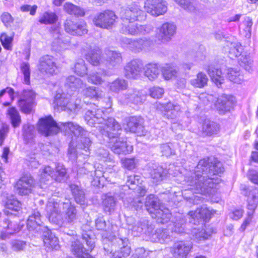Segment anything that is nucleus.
Returning <instances> with one entry per match:
<instances>
[{
  "instance_id": "1",
  "label": "nucleus",
  "mask_w": 258,
  "mask_h": 258,
  "mask_svg": "<svg viewBox=\"0 0 258 258\" xmlns=\"http://www.w3.org/2000/svg\"><path fill=\"white\" fill-rule=\"evenodd\" d=\"M224 172L220 162L213 164L209 159L204 158L199 161L195 167V172L185 177V182L189 189L194 192L201 195H212L219 179L214 176Z\"/></svg>"
},
{
  "instance_id": "2",
  "label": "nucleus",
  "mask_w": 258,
  "mask_h": 258,
  "mask_svg": "<svg viewBox=\"0 0 258 258\" xmlns=\"http://www.w3.org/2000/svg\"><path fill=\"white\" fill-rule=\"evenodd\" d=\"M103 112L100 109L95 111L88 110L84 118L87 123L91 126L98 127L100 133L109 139L108 146L117 154H126L131 153L133 147L118 138V131L121 130L120 124L113 117L105 120L103 117Z\"/></svg>"
},
{
  "instance_id": "3",
  "label": "nucleus",
  "mask_w": 258,
  "mask_h": 258,
  "mask_svg": "<svg viewBox=\"0 0 258 258\" xmlns=\"http://www.w3.org/2000/svg\"><path fill=\"white\" fill-rule=\"evenodd\" d=\"M38 130L46 137L56 135L60 131H70L77 138L78 143L77 147L86 152L89 151L92 143L89 137L90 133L82 126L72 122L57 123L50 116L39 119Z\"/></svg>"
},
{
  "instance_id": "4",
  "label": "nucleus",
  "mask_w": 258,
  "mask_h": 258,
  "mask_svg": "<svg viewBox=\"0 0 258 258\" xmlns=\"http://www.w3.org/2000/svg\"><path fill=\"white\" fill-rule=\"evenodd\" d=\"M46 210L49 221L59 227H67L68 224H73L77 219V209L69 200L60 202L58 199L50 198Z\"/></svg>"
},
{
  "instance_id": "5",
  "label": "nucleus",
  "mask_w": 258,
  "mask_h": 258,
  "mask_svg": "<svg viewBox=\"0 0 258 258\" xmlns=\"http://www.w3.org/2000/svg\"><path fill=\"white\" fill-rule=\"evenodd\" d=\"M82 237L83 241L86 243V247L78 239L72 241L70 245L71 251L78 258H81L85 254L90 253L95 246V237L92 231L83 232Z\"/></svg>"
},
{
  "instance_id": "6",
  "label": "nucleus",
  "mask_w": 258,
  "mask_h": 258,
  "mask_svg": "<svg viewBox=\"0 0 258 258\" xmlns=\"http://www.w3.org/2000/svg\"><path fill=\"white\" fill-rule=\"evenodd\" d=\"M144 14L140 6L133 3L126 8H121L119 14L122 21L133 23L143 19Z\"/></svg>"
},
{
  "instance_id": "7",
  "label": "nucleus",
  "mask_w": 258,
  "mask_h": 258,
  "mask_svg": "<svg viewBox=\"0 0 258 258\" xmlns=\"http://www.w3.org/2000/svg\"><path fill=\"white\" fill-rule=\"evenodd\" d=\"M80 100L75 101L74 96L69 95L68 96L64 94L57 93L54 99V103L61 109L64 111L77 113L80 108Z\"/></svg>"
},
{
  "instance_id": "8",
  "label": "nucleus",
  "mask_w": 258,
  "mask_h": 258,
  "mask_svg": "<svg viewBox=\"0 0 258 258\" xmlns=\"http://www.w3.org/2000/svg\"><path fill=\"white\" fill-rule=\"evenodd\" d=\"M41 182L45 183L50 178L54 179L55 181L61 182L66 175V169L62 165L58 164L56 167L55 171L49 166H44L40 170Z\"/></svg>"
},
{
  "instance_id": "9",
  "label": "nucleus",
  "mask_w": 258,
  "mask_h": 258,
  "mask_svg": "<svg viewBox=\"0 0 258 258\" xmlns=\"http://www.w3.org/2000/svg\"><path fill=\"white\" fill-rule=\"evenodd\" d=\"M116 19L117 16L113 11L106 10L97 14L93 22L98 27L109 29L112 28Z\"/></svg>"
},
{
  "instance_id": "10",
  "label": "nucleus",
  "mask_w": 258,
  "mask_h": 258,
  "mask_svg": "<svg viewBox=\"0 0 258 258\" xmlns=\"http://www.w3.org/2000/svg\"><path fill=\"white\" fill-rule=\"evenodd\" d=\"M247 196V208L249 211L247 213L248 217L245 219L239 228V230L241 232H243L251 222L253 213L257 207L258 204V188L254 187L250 190Z\"/></svg>"
},
{
  "instance_id": "11",
  "label": "nucleus",
  "mask_w": 258,
  "mask_h": 258,
  "mask_svg": "<svg viewBox=\"0 0 258 258\" xmlns=\"http://www.w3.org/2000/svg\"><path fill=\"white\" fill-rule=\"evenodd\" d=\"M130 24L122 25L120 29V33L125 35L137 36L146 35L150 33L153 30V27L150 24L140 25L138 24Z\"/></svg>"
},
{
  "instance_id": "12",
  "label": "nucleus",
  "mask_w": 258,
  "mask_h": 258,
  "mask_svg": "<svg viewBox=\"0 0 258 258\" xmlns=\"http://www.w3.org/2000/svg\"><path fill=\"white\" fill-rule=\"evenodd\" d=\"M144 68L142 60L134 59L127 62L124 68V75L127 79H137L141 77Z\"/></svg>"
},
{
  "instance_id": "13",
  "label": "nucleus",
  "mask_w": 258,
  "mask_h": 258,
  "mask_svg": "<svg viewBox=\"0 0 258 258\" xmlns=\"http://www.w3.org/2000/svg\"><path fill=\"white\" fill-rule=\"evenodd\" d=\"M36 94L31 89H25L23 91L21 99L18 101V105L21 111L26 114L30 113L35 102Z\"/></svg>"
},
{
  "instance_id": "14",
  "label": "nucleus",
  "mask_w": 258,
  "mask_h": 258,
  "mask_svg": "<svg viewBox=\"0 0 258 258\" xmlns=\"http://www.w3.org/2000/svg\"><path fill=\"white\" fill-rule=\"evenodd\" d=\"M122 42L127 45V47L134 52H140L149 48L152 43V40L149 38L130 39L124 37L122 39Z\"/></svg>"
},
{
  "instance_id": "15",
  "label": "nucleus",
  "mask_w": 258,
  "mask_h": 258,
  "mask_svg": "<svg viewBox=\"0 0 258 258\" xmlns=\"http://www.w3.org/2000/svg\"><path fill=\"white\" fill-rule=\"evenodd\" d=\"M65 31L72 35L82 36L88 32L84 22H75L72 18H67L63 23Z\"/></svg>"
},
{
  "instance_id": "16",
  "label": "nucleus",
  "mask_w": 258,
  "mask_h": 258,
  "mask_svg": "<svg viewBox=\"0 0 258 258\" xmlns=\"http://www.w3.org/2000/svg\"><path fill=\"white\" fill-rule=\"evenodd\" d=\"M193 248V244L189 241H177L170 247V251L176 258H186Z\"/></svg>"
},
{
  "instance_id": "17",
  "label": "nucleus",
  "mask_w": 258,
  "mask_h": 258,
  "mask_svg": "<svg viewBox=\"0 0 258 258\" xmlns=\"http://www.w3.org/2000/svg\"><path fill=\"white\" fill-rule=\"evenodd\" d=\"M145 8L148 13L156 17L165 14L167 10L166 2L163 0H147Z\"/></svg>"
},
{
  "instance_id": "18",
  "label": "nucleus",
  "mask_w": 258,
  "mask_h": 258,
  "mask_svg": "<svg viewBox=\"0 0 258 258\" xmlns=\"http://www.w3.org/2000/svg\"><path fill=\"white\" fill-rule=\"evenodd\" d=\"M143 124V119L140 116H131L126 120V126L125 127V130L126 132L136 134L138 136H144L146 132Z\"/></svg>"
},
{
  "instance_id": "19",
  "label": "nucleus",
  "mask_w": 258,
  "mask_h": 258,
  "mask_svg": "<svg viewBox=\"0 0 258 258\" xmlns=\"http://www.w3.org/2000/svg\"><path fill=\"white\" fill-rule=\"evenodd\" d=\"M176 31V26L174 23H164L158 28V39L163 43L168 42L174 36Z\"/></svg>"
},
{
  "instance_id": "20",
  "label": "nucleus",
  "mask_w": 258,
  "mask_h": 258,
  "mask_svg": "<svg viewBox=\"0 0 258 258\" xmlns=\"http://www.w3.org/2000/svg\"><path fill=\"white\" fill-rule=\"evenodd\" d=\"M34 181L30 175L23 176L16 183L15 188L20 195H27L31 193L34 186Z\"/></svg>"
},
{
  "instance_id": "21",
  "label": "nucleus",
  "mask_w": 258,
  "mask_h": 258,
  "mask_svg": "<svg viewBox=\"0 0 258 258\" xmlns=\"http://www.w3.org/2000/svg\"><path fill=\"white\" fill-rule=\"evenodd\" d=\"M234 97L231 95L222 94L218 97L215 107L220 114H224L229 112L233 107Z\"/></svg>"
},
{
  "instance_id": "22",
  "label": "nucleus",
  "mask_w": 258,
  "mask_h": 258,
  "mask_svg": "<svg viewBox=\"0 0 258 258\" xmlns=\"http://www.w3.org/2000/svg\"><path fill=\"white\" fill-rule=\"evenodd\" d=\"M144 95L135 89H128L126 92L120 95L118 97L119 102L122 104H127L129 103L138 104L143 102Z\"/></svg>"
},
{
  "instance_id": "23",
  "label": "nucleus",
  "mask_w": 258,
  "mask_h": 258,
  "mask_svg": "<svg viewBox=\"0 0 258 258\" xmlns=\"http://www.w3.org/2000/svg\"><path fill=\"white\" fill-rule=\"evenodd\" d=\"M211 212L206 208L197 209L195 211H190L188 215L189 216V222L195 225L203 224L211 218Z\"/></svg>"
},
{
  "instance_id": "24",
  "label": "nucleus",
  "mask_w": 258,
  "mask_h": 258,
  "mask_svg": "<svg viewBox=\"0 0 258 258\" xmlns=\"http://www.w3.org/2000/svg\"><path fill=\"white\" fill-rule=\"evenodd\" d=\"M38 68L42 74L53 75L56 69L53 57L48 55L42 56L39 59Z\"/></svg>"
},
{
  "instance_id": "25",
  "label": "nucleus",
  "mask_w": 258,
  "mask_h": 258,
  "mask_svg": "<svg viewBox=\"0 0 258 258\" xmlns=\"http://www.w3.org/2000/svg\"><path fill=\"white\" fill-rule=\"evenodd\" d=\"M27 227L29 231H35L36 232L44 231L43 228L46 227L43 226L41 216L38 211H33L29 216L27 220Z\"/></svg>"
},
{
  "instance_id": "26",
  "label": "nucleus",
  "mask_w": 258,
  "mask_h": 258,
  "mask_svg": "<svg viewBox=\"0 0 258 258\" xmlns=\"http://www.w3.org/2000/svg\"><path fill=\"white\" fill-rule=\"evenodd\" d=\"M21 203L13 195H10L7 197L5 201V207L6 209L4 210L5 215H16L17 212H18L21 209Z\"/></svg>"
},
{
  "instance_id": "27",
  "label": "nucleus",
  "mask_w": 258,
  "mask_h": 258,
  "mask_svg": "<svg viewBox=\"0 0 258 258\" xmlns=\"http://www.w3.org/2000/svg\"><path fill=\"white\" fill-rule=\"evenodd\" d=\"M107 57L103 64L109 70L117 68L122 61L121 54L117 51L108 50L106 53Z\"/></svg>"
},
{
  "instance_id": "28",
  "label": "nucleus",
  "mask_w": 258,
  "mask_h": 258,
  "mask_svg": "<svg viewBox=\"0 0 258 258\" xmlns=\"http://www.w3.org/2000/svg\"><path fill=\"white\" fill-rule=\"evenodd\" d=\"M43 229L42 236L44 245L50 249H58L60 246L58 238L47 227H44Z\"/></svg>"
},
{
  "instance_id": "29",
  "label": "nucleus",
  "mask_w": 258,
  "mask_h": 258,
  "mask_svg": "<svg viewBox=\"0 0 258 258\" xmlns=\"http://www.w3.org/2000/svg\"><path fill=\"white\" fill-rule=\"evenodd\" d=\"M149 168L152 182L155 184L160 183L165 178L168 172L166 169L157 165H153Z\"/></svg>"
},
{
  "instance_id": "30",
  "label": "nucleus",
  "mask_w": 258,
  "mask_h": 258,
  "mask_svg": "<svg viewBox=\"0 0 258 258\" xmlns=\"http://www.w3.org/2000/svg\"><path fill=\"white\" fill-rule=\"evenodd\" d=\"M145 205L151 216L154 215L156 211L160 210L163 207L160 200L153 195H150L147 197Z\"/></svg>"
},
{
  "instance_id": "31",
  "label": "nucleus",
  "mask_w": 258,
  "mask_h": 258,
  "mask_svg": "<svg viewBox=\"0 0 258 258\" xmlns=\"http://www.w3.org/2000/svg\"><path fill=\"white\" fill-rule=\"evenodd\" d=\"M205 70L208 73L212 81L218 87H220L224 82V77L221 70L213 66H209Z\"/></svg>"
},
{
  "instance_id": "32",
  "label": "nucleus",
  "mask_w": 258,
  "mask_h": 258,
  "mask_svg": "<svg viewBox=\"0 0 258 258\" xmlns=\"http://www.w3.org/2000/svg\"><path fill=\"white\" fill-rule=\"evenodd\" d=\"M64 86L68 90L76 92L85 87V84L80 78L71 75L67 78Z\"/></svg>"
},
{
  "instance_id": "33",
  "label": "nucleus",
  "mask_w": 258,
  "mask_h": 258,
  "mask_svg": "<svg viewBox=\"0 0 258 258\" xmlns=\"http://www.w3.org/2000/svg\"><path fill=\"white\" fill-rule=\"evenodd\" d=\"M149 236L151 241L161 243L168 241L170 238L168 230L166 229H157L154 233L151 232Z\"/></svg>"
},
{
  "instance_id": "34",
  "label": "nucleus",
  "mask_w": 258,
  "mask_h": 258,
  "mask_svg": "<svg viewBox=\"0 0 258 258\" xmlns=\"http://www.w3.org/2000/svg\"><path fill=\"white\" fill-rule=\"evenodd\" d=\"M102 199L103 211L106 214H111L115 209L116 200L114 197L108 195H104Z\"/></svg>"
},
{
  "instance_id": "35",
  "label": "nucleus",
  "mask_w": 258,
  "mask_h": 258,
  "mask_svg": "<svg viewBox=\"0 0 258 258\" xmlns=\"http://www.w3.org/2000/svg\"><path fill=\"white\" fill-rule=\"evenodd\" d=\"M70 188L76 202L81 205H85L86 197L84 190L81 187L74 184L70 185Z\"/></svg>"
},
{
  "instance_id": "36",
  "label": "nucleus",
  "mask_w": 258,
  "mask_h": 258,
  "mask_svg": "<svg viewBox=\"0 0 258 258\" xmlns=\"http://www.w3.org/2000/svg\"><path fill=\"white\" fill-rule=\"evenodd\" d=\"M215 229L211 226L205 227V229L201 230L194 229L192 232V236L197 240H202L208 239L213 233L215 232Z\"/></svg>"
},
{
  "instance_id": "37",
  "label": "nucleus",
  "mask_w": 258,
  "mask_h": 258,
  "mask_svg": "<svg viewBox=\"0 0 258 258\" xmlns=\"http://www.w3.org/2000/svg\"><path fill=\"white\" fill-rule=\"evenodd\" d=\"M127 86V81L121 78H117L114 81L109 82L108 84L109 90L115 93H118L126 90Z\"/></svg>"
},
{
  "instance_id": "38",
  "label": "nucleus",
  "mask_w": 258,
  "mask_h": 258,
  "mask_svg": "<svg viewBox=\"0 0 258 258\" xmlns=\"http://www.w3.org/2000/svg\"><path fill=\"white\" fill-rule=\"evenodd\" d=\"M52 32V36L54 38V40L52 42L53 47H56L57 49L65 48L66 46H68L70 43L69 40H63L61 37V35L60 34L59 28L58 27L51 28Z\"/></svg>"
},
{
  "instance_id": "39",
  "label": "nucleus",
  "mask_w": 258,
  "mask_h": 258,
  "mask_svg": "<svg viewBox=\"0 0 258 258\" xmlns=\"http://www.w3.org/2000/svg\"><path fill=\"white\" fill-rule=\"evenodd\" d=\"M83 95L86 98L100 101L103 95V92L97 87H89L83 90Z\"/></svg>"
},
{
  "instance_id": "40",
  "label": "nucleus",
  "mask_w": 258,
  "mask_h": 258,
  "mask_svg": "<svg viewBox=\"0 0 258 258\" xmlns=\"http://www.w3.org/2000/svg\"><path fill=\"white\" fill-rule=\"evenodd\" d=\"M122 246L119 251H115L113 254V258H126L129 256L131 252V247L128 245V240L124 238H120Z\"/></svg>"
},
{
  "instance_id": "41",
  "label": "nucleus",
  "mask_w": 258,
  "mask_h": 258,
  "mask_svg": "<svg viewBox=\"0 0 258 258\" xmlns=\"http://www.w3.org/2000/svg\"><path fill=\"white\" fill-rule=\"evenodd\" d=\"M63 10L68 14L76 17H83L85 12L83 9L72 3H66L63 5Z\"/></svg>"
},
{
  "instance_id": "42",
  "label": "nucleus",
  "mask_w": 258,
  "mask_h": 258,
  "mask_svg": "<svg viewBox=\"0 0 258 258\" xmlns=\"http://www.w3.org/2000/svg\"><path fill=\"white\" fill-rule=\"evenodd\" d=\"M161 70L156 63H149L146 66L145 75L150 80H154L158 78Z\"/></svg>"
},
{
  "instance_id": "43",
  "label": "nucleus",
  "mask_w": 258,
  "mask_h": 258,
  "mask_svg": "<svg viewBox=\"0 0 258 258\" xmlns=\"http://www.w3.org/2000/svg\"><path fill=\"white\" fill-rule=\"evenodd\" d=\"M152 217L156 218L158 223L164 224L170 219L171 214L168 209L163 207L160 210L156 211V213L154 215H152Z\"/></svg>"
},
{
  "instance_id": "44",
  "label": "nucleus",
  "mask_w": 258,
  "mask_h": 258,
  "mask_svg": "<svg viewBox=\"0 0 258 258\" xmlns=\"http://www.w3.org/2000/svg\"><path fill=\"white\" fill-rule=\"evenodd\" d=\"M208 78L207 75L203 72H200L195 78L190 80V84L195 87L202 88L207 85Z\"/></svg>"
},
{
  "instance_id": "45",
  "label": "nucleus",
  "mask_w": 258,
  "mask_h": 258,
  "mask_svg": "<svg viewBox=\"0 0 258 258\" xmlns=\"http://www.w3.org/2000/svg\"><path fill=\"white\" fill-rule=\"evenodd\" d=\"M86 59L93 66H98L103 64L101 57V52L99 50H91L86 54Z\"/></svg>"
},
{
  "instance_id": "46",
  "label": "nucleus",
  "mask_w": 258,
  "mask_h": 258,
  "mask_svg": "<svg viewBox=\"0 0 258 258\" xmlns=\"http://www.w3.org/2000/svg\"><path fill=\"white\" fill-rule=\"evenodd\" d=\"M175 219V221H172V232L178 234L183 233L184 232L185 219L182 215L180 214L176 216Z\"/></svg>"
},
{
  "instance_id": "47",
  "label": "nucleus",
  "mask_w": 258,
  "mask_h": 258,
  "mask_svg": "<svg viewBox=\"0 0 258 258\" xmlns=\"http://www.w3.org/2000/svg\"><path fill=\"white\" fill-rule=\"evenodd\" d=\"M202 130L205 135L211 136L218 132L219 131V125L214 121L206 120L203 125Z\"/></svg>"
},
{
  "instance_id": "48",
  "label": "nucleus",
  "mask_w": 258,
  "mask_h": 258,
  "mask_svg": "<svg viewBox=\"0 0 258 258\" xmlns=\"http://www.w3.org/2000/svg\"><path fill=\"white\" fill-rule=\"evenodd\" d=\"M227 77L230 81L237 84H240L244 80L243 75L237 68L228 69L227 70Z\"/></svg>"
},
{
  "instance_id": "49",
  "label": "nucleus",
  "mask_w": 258,
  "mask_h": 258,
  "mask_svg": "<svg viewBox=\"0 0 258 258\" xmlns=\"http://www.w3.org/2000/svg\"><path fill=\"white\" fill-rule=\"evenodd\" d=\"M161 72L164 78L169 80L176 77L178 71L175 67L166 64L162 68Z\"/></svg>"
},
{
  "instance_id": "50",
  "label": "nucleus",
  "mask_w": 258,
  "mask_h": 258,
  "mask_svg": "<svg viewBox=\"0 0 258 258\" xmlns=\"http://www.w3.org/2000/svg\"><path fill=\"white\" fill-rule=\"evenodd\" d=\"M8 114L11 119V123L14 127L19 126L21 123V116L19 112L15 107H11L8 110Z\"/></svg>"
},
{
  "instance_id": "51",
  "label": "nucleus",
  "mask_w": 258,
  "mask_h": 258,
  "mask_svg": "<svg viewBox=\"0 0 258 258\" xmlns=\"http://www.w3.org/2000/svg\"><path fill=\"white\" fill-rule=\"evenodd\" d=\"M107 173H103L100 170H96L94 171V177L92 181V184L96 186H103V181L108 180V177L106 176Z\"/></svg>"
},
{
  "instance_id": "52",
  "label": "nucleus",
  "mask_w": 258,
  "mask_h": 258,
  "mask_svg": "<svg viewBox=\"0 0 258 258\" xmlns=\"http://www.w3.org/2000/svg\"><path fill=\"white\" fill-rule=\"evenodd\" d=\"M58 20V17L55 13L51 12H45L39 20V22L44 24H52L55 23Z\"/></svg>"
},
{
  "instance_id": "53",
  "label": "nucleus",
  "mask_w": 258,
  "mask_h": 258,
  "mask_svg": "<svg viewBox=\"0 0 258 258\" xmlns=\"http://www.w3.org/2000/svg\"><path fill=\"white\" fill-rule=\"evenodd\" d=\"M227 46L229 47V53L235 57L241 55L243 48L239 42H227Z\"/></svg>"
},
{
  "instance_id": "54",
  "label": "nucleus",
  "mask_w": 258,
  "mask_h": 258,
  "mask_svg": "<svg viewBox=\"0 0 258 258\" xmlns=\"http://www.w3.org/2000/svg\"><path fill=\"white\" fill-rule=\"evenodd\" d=\"M138 229L142 230V234H145L147 235H150L151 232L153 231L154 226L149 224V221L146 219H142L138 221Z\"/></svg>"
},
{
  "instance_id": "55",
  "label": "nucleus",
  "mask_w": 258,
  "mask_h": 258,
  "mask_svg": "<svg viewBox=\"0 0 258 258\" xmlns=\"http://www.w3.org/2000/svg\"><path fill=\"white\" fill-rule=\"evenodd\" d=\"M238 64L247 71H249L253 64V60L249 55H242L238 59Z\"/></svg>"
},
{
  "instance_id": "56",
  "label": "nucleus",
  "mask_w": 258,
  "mask_h": 258,
  "mask_svg": "<svg viewBox=\"0 0 258 258\" xmlns=\"http://www.w3.org/2000/svg\"><path fill=\"white\" fill-rule=\"evenodd\" d=\"M140 176L139 175L133 174L128 176L126 182V185L124 186V187H128L133 190L135 189L140 183Z\"/></svg>"
},
{
  "instance_id": "57",
  "label": "nucleus",
  "mask_w": 258,
  "mask_h": 258,
  "mask_svg": "<svg viewBox=\"0 0 258 258\" xmlns=\"http://www.w3.org/2000/svg\"><path fill=\"white\" fill-rule=\"evenodd\" d=\"M75 72L78 75L83 76L87 74V68L83 59H79L75 64Z\"/></svg>"
},
{
  "instance_id": "58",
  "label": "nucleus",
  "mask_w": 258,
  "mask_h": 258,
  "mask_svg": "<svg viewBox=\"0 0 258 258\" xmlns=\"http://www.w3.org/2000/svg\"><path fill=\"white\" fill-rule=\"evenodd\" d=\"M132 221H133V219L132 218H130L127 220L128 229L129 230L132 231V234L134 236H138L142 234V230H141V229H138V222L131 223Z\"/></svg>"
},
{
  "instance_id": "59",
  "label": "nucleus",
  "mask_w": 258,
  "mask_h": 258,
  "mask_svg": "<svg viewBox=\"0 0 258 258\" xmlns=\"http://www.w3.org/2000/svg\"><path fill=\"white\" fill-rule=\"evenodd\" d=\"M184 9L192 12L195 10V2L194 0H174Z\"/></svg>"
},
{
  "instance_id": "60",
  "label": "nucleus",
  "mask_w": 258,
  "mask_h": 258,
  "mask_svg": "<svg viewBox=\"0 0 258 258\" xmlns=\"http://www.w3.org/2000/svg\"><path fill=\"white\" fill-rule=\"evenodd\" d=\"M34 127L33 125L26 124L23 126V136L25 140L29 141L33 139L34 133Z\"/></svg>"
},
{
  "instance_id": "61",
  "label": "nucleus",
  "mask_w": 258,
  "mask_h": 258,
  "mask_svg": "<svg viewBox=\"0 0 258 258\" xmlns=\"http://www.w3.org/2000/svg\"><path fill=\"white\" fill-rule=\"evenodd\" d=\"M3 227L4 229H6L7 231H11L12 234L19 231L20 230L19 226L17 223L10 222L9 220L7 219H5L4 221Z\"/></svg>"
},
{
  "instance_id": "62",
  "label": "nucleus",
  "mask_w": 258,
  "mask_h": 258,
  "mask_svg": "<svg viewBox=\"0 0 258 258\" xmlns=\"http://www.w3.org/2000/svg\"><path fill=\"white\" fill-rule=\"evenodd\" d=\"M11 248L13 251L23 250L26 246V242L19 240H13L11 241Z\"/></svg>"
},
{
  "instance_id": "63",
  "label": "nucleus",
  "mask_w": 258,
  "mask_h": 258,
  "mask_svg": "<svg viewBox=\"0 0 258 258\" xmlns=\"http://www.w3.org/2000/svg\"><path fill=\"white\" fill-rule=\"evenodd\" d=\"M87 79L88 82L94 84H101L103 82L102 78L99 75V73H92L87 75Z\"/></svg>"
},
{
  "instance_id": "64",
  "label": "nucleus",
  "mask_w": 258,
  "mask_h": 258,
  "mask_svg": "<svg viewBox=\"0 0 258 258\" xmlns=\"http://www.w3.org/2000/svg\"><path fill=\"white\" fill-rule=\"evenodd\" d=\"M149 253L143 247L138 248L131 258H150Z\"/></svg>"
}]
</instances>
